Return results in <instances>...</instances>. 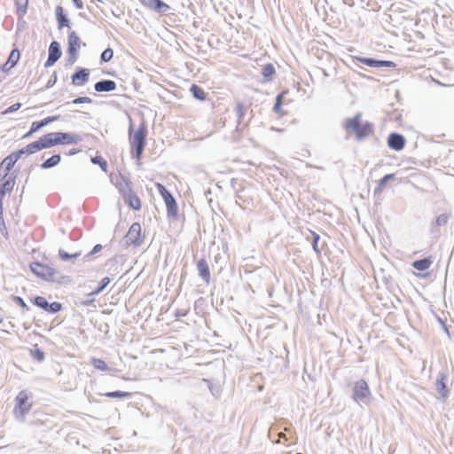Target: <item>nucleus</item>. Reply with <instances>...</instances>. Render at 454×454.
Masks as SVG:
<instances>
[{
  "label": "nucleus",
  "instance_id": "nucleus-1",
  "mask_svg": "<svg viewBox=\"0 0 454 454\" xmlns=\"http://www.w3.org/2000/svg\"><path fill=\"white\" fill-rule=\"evenodd\" d=\"M343 129L347 133H354L357 141H363L374 133L372 122L362 121V113H357L353 118H347L344 121Z\"/></svg>",
  "mask_w": 454,
  "mask_h": 454
},
{
  "label": "nucleus",
  "instance_id": "nucleus-2",
  "mask_svg": "<svg viewBox=\"0 0 454 454\" xmlns=\"http://www.w3.org/2000/svg\"><path fill=\"white\" fill-rule=\"evenodd\" d=\"M29 267L31 271L36 277L44 281L57 284H66L70 282L69 277L64 276L60 271L41 262H34L30 263Z\"/></svg>",
  "mask_w": 454,
  "mask_h": 454
},
{
  "label": "nucleus",
  "instance_id": "nucleus-3",
  "mask_svg": "<svg viewBox=\"0 0 454 454\" xmlns=\"http://www.w3.org/2000/svg\"><path fill=\"white\" fill-rule=\"evenodd\" d=\"M132 124L130 123L129 128V143L132 149V153L137 160H140L144 149L146 145L147 127L145 122L143 121L138 129L136 130L133 136H131Z\"/></svg>",
  "mask_w": 454,
  "mask_h": 454
},
{
  "label": "nucleus",
  "instance_id": "nucleus-4",
  "mask_svg": "<svg viewBox=\"0 0 454 454\" xmlns=\"http://www.w3.org/2000/svg\"><path fill=\"white\" fill-rule=\"evenodd\" d=\"M29 395L27 391H20L15 397V405L13 408V415L15 419L20 422H24L27 414L31 410L32 403H28Z\"/></svg>",
  "mask_w": 454,
  "mask_h": 454
},
{
  "label": "nucleus",
  "instance_id": "nucleus-5",
  "mask_svg": "<svg viewBox=\"0 0 454 454\" xmlns=\"http://www.w3.org/2000/svg\"><path fill=\"white\" fill-rule=\"evenodd\" d=\"M352 399L358 404H369L372 399V395L368 383L361 379L354 383Z\"/></svg>",
  "mask_w": 454,
  "mask_h": 454
},
{
  "label": "nucleus",
  "instance_id": "nucleus-6",
  "mask_svg": "<svg viewBox=\"0 0 454 454\" xmlns=\"http://www.w3.org/2000/svg\"><path fill=\"white\" fill-rule=\"evenodd\" d=\"M157 189L161 195L167 207V215L168 218H176L178 215V207L176 199L172 193L161 184H156Z\"/></svg>",
  "mask_w": 454,
  "mask_h": 454
},
{
  "label": "nucleus",
  "instance_id": "nucleus-7",
  "mask_svg": "<svg viewBox=\"0 0 454 454\" xmlns=\"http://www.w3.org/2000/svg\"><path fill=\"white\" fill-rule=\"evenodd\" d=\"M448 379V372L442 371L438 372L437 379L434 382L435 390L439 395V398H441L442 401H446L450 392L447 386Z\"/></svg>",
  "mask_w": 454,
  "mask_h": 454
},
{
  "label": "nucleus",
  "instance_id": "nucleus-8",
  "mask_svg": "<svg viewBox=\"0 0 454 454\" xmlns=\"http://www.w3.org/2000/svg\"><path fill=\"white\" fill-rule=\"evenodd\" d=\"M31 301L34 305L51 314H55L62 309V304L60 302L53 301L50 303L43 296H35Z\"/></svg>",
  "mask_w": 454,
  "mask_h": 454
},
{
  "label": "nucleus",
  "instance_id": "nucleus-9",
  "mask_svg": "<svg viewBox=\"0 0 454 454\" xmlns=\"http://www.w3.org/2000/svg\"><path fill=\"white\" fill-rule=\"evenodd\" d=\"M55 143L57 145H77L82 138L79 134L69 132H53Z\"/></svg>",
  "mask_w": 454,
  "mask_h": 454
},
{
  "label": "nucleus",
  "instance_id": "nucleus-10",
  "mask_svg": "<svg viewBox=\"0 0 454 454\" xmlns=\"http://www.w3.org/2000/svg\"><path fill=\"white\" fill-rule=\"evenodd\" d=\"M141 4L160 15H166L170 10V6L161 0H139Z\"/></svg>",
  "mask_w": 454,
  "mask_h": 454
},
{
  "label": "nucleus",
  "instance_id": "nucleus-11",
  "mask_svg": "<svg viewBox=\"0 0 454 454\" xmlns=\"http://www.w3.org/2000/svg\"><path fill=\"white\" fill-rule=\"evenodd\" d=\"M128 242L134 247H139L144 241V237L141 234V225L139 223H133L129 229L126 235Z\"/></svg>",
  "mask_w": 454,
  "mask_h": 454
},
{
  "label": "nucleus",
  "instance_id": "nucleus-12",
  "mask_svg": "<svg viewBox=\"0 0 454 454\" xmlns=\"http://www.w3.org/2000/svg\"><path fill=\"white\" fill-rule=\"evenodd\" d=\"M62 51L60 44L57 41H52L49 46L48 59L44 63L45 67L53 66L61 57Z\"/></svg>",
  "mask_w": 454,
  "mask_h": 454
},
{
  "label": "nucleus",
  "instance_id": "nucleus-13",
  "mask_svg": "<svg viewBox=\"0 0 454 454\" xmlns=\"http://www.w3.org/2000/svg\"><path fill=\"white\" fill-rule=\"evenodd\" d=\"M358 61L365 66L380 68V67H395L396 64L390 60H382L373 58L361 57L357 59Z\"/></svg>",
  "mask_w": 454,
  "mask_h": 454
},
{
  "label": "nucleus",
  "instance_id": "nucleus-14",
  "mask_svg": "<svg viewBox=\"0 0 454 454\" xmlns=\"http://www.w3.org/2000/svg\"><path fill=\"white\" fill-rule=\"evenodd\" d=\"M405 137L399 133L392 132L389 134L387 137V145L390 149L394 151H401L405 146Z\"/></svg>",
  "mask_w": 454,
  "mask_h": 454
},
{
  "label": "nucleus",
  "instance_id": "nucleus-15",
  "mask_svg": "<svg viewBox=\"0 0 454 454\" xmlns=\"http://www.w3.org/2000/svg\"><path fill=\"white\" fill-rule=\"evenodd\" d=\"M90 77V70L84 67H77L72 74V83L75 86H82L88 82Z\"/></svg>",
  "mask_w": 454,
  "mask_h": 454
},
{
  "label": "nucleus",
  "instance_id": "nucleus-16",
  "mask_svg": "<svg viewBox=\"0 0 454 454\" xmlns=\"http://www.w3.org/2000/svg\"><path fill=\"white\" fill-rule=\"evenodd\" d=\"M20 58V51L17 48H14L11 51L6 62L1 67L2 72H4V73L9 72L12 67H14L16 66Z\"/></svg>",
  "mask_w": 454,
  "mask_h": 454
},
{
  "label": "nucleus",
  "instance_id": "nucleus-17",
  "mask_svg": "<svg viewBox=\"0 0 454 454\" xmlns=\"http://www.w3.org/2000/svg\"><path fill=\"white\" fill-rule=\"evenodd\" d=\"M197 270L199 272V275L201 277L203 281L206 284H209L211 275H210V270L207 262L206 259L201 258L197 262Z\"/></svg>",
  "mask_w": 454,
  "mask_h": 454
},
{
  "label": "nucleus",
  "instance_id": "nucleus-18",
  "mask_svg": "<svg viewBox=\"0 0 454 454\" xmlns=\"http://www.w3.org/2000/svg\"><path fill=\"white\" fill-rule=\"evenodd\" d=\"M81 39L78 35L72 31L68 35L67 38V52L78 53L81 47Z\"/></svg>",
  "mask_w": 454,
  "mask_h": 454
},
{
  "label": "nucleus",
  "instance_id": "nucleus-19",
  "mask_svg": "<svg viewBox=\"0 0 454 454\" xmlns=\"http://www.w3.org/2000/svg\"><path fill=\"white\" fill-rule=\"evenodd\" d=\"M116 82L113 80L104 79L94 84L97 92H110L116 89Z\"/></svg>",
  "mask_w": 454,
  "mask_h": 454
},
{
  "label": "nucleus",
  "instance_id": "nucleus-20",
  "mask_svg": "<svg viewBox=\"0 0 454 454\" xmlns=\"http://www.w3.org/2000/svg\"><path fill=\"white\" fill-rule=\"evenodd\" d=\"M124 202L132 209L139 210L141 208V201L137 195L133 192H129V193H125L122 197Z\"/></svg>",
  "mask_w": 454,
  "mask_h": 454
},
{
  "label": "nucleus",
  "instance_id": "nucleus-21",
  "mask_svg": "<svg viewBox=\"0 0 454 454\" xmlns=\"http://www.w3.org/2000/svg\"><path fill=\"white\" fill-rule=\"evenodd\" d=\"M56 20L58 22V28L62 29L64 27H70V20L64 12L62 6L58 5L55 9Z\"/></svg>",
  "mask_w": 454,
  "mask_h": 454
},
{
  "label": "nucleus",
  "instance_id": "nucleus-22",
  "mask_svg": "<svg viewBox=\"0 0 454 454\" xmlns=\"http://www.w3.org/2000/svg\"><path fill=\"white\" fill-rule=\"evenodd\" d=\"M16 175L12 173L1 185H0V196L4 197L6 192H11L15 185Z\"/></svg>",
  "mask_w": 454,
  "mask_h": 454
},
{
  "label": "nucleus",
  "instance_id": "nucleus-23",
  "mask_svg": "<svg viewBox=\"0 0 454 454\" xmlns=\"http://www.w3.org/2000/svg\"><path fill=\"white\" fill-rule=\"evenodd\" d=\"M131 185V182L122 176H121V180L116 184V187L118 188L122 197L125 195V193H129L132 191Z\"/></svg>",
  "mask_w": 454,
  "mask_h": 454
},
{
  "label": "nucleus",
  "instance_id": "nucleus-24",
  "mask_svg": "<svg viewBox=\"0 0 454 454\" xmlns=\"http://www.w3.org/2000/svg\"><path fill=\"white\" fill-rule=\"evenodd\" d=\"M54 136V133L51 132L39 137L42 149H47L56 145Z\"/></svg>",
  "mask_w": 454,
  "mask_h": 454
},
{
  "label": "nucleus",
  "instance_id": "nucleus-25",
  "mask_svg": "<svg viewBox=\"0 0 454 454\" xmlns=\"http://www.w3.org/2000/svg\"><path fill=\"white\" fill-rule=\"evenodd\" d=\"M432 264V260L429 257L416 260L412 262V267L418 270H426L429 269Z\"/></svg>",
  "mask_w": 454,
  "mask_h": 454
},
{
  "label": "nucleus",
  "instance_id": "nucleus-26",
  "mask_svg": "<svg viewBox=\"0 0 454 454\" xmlns=\"http://www.w3.org/2000/svg\"><path fill=\"white\" fill-rule=\"evenodd\" d=\"M234 110H235V113H236L237 117H238V126H237V128H239L240 125L243 124V118H244V116L246 114L247 107H246L243 103L238 102L235 105Z\"/></svg>",
  "mask_w": 454,
  "mask_h": 454
},
{
  "label": "nucleus",
  "instance_id": "nucleus-27",
  "mask_svg": "<svg viewBox=\"0 0 454 454\" xmlns=\"http://www.w3.org/2000/svg\"><path fill=\"white\" fill-rule=\"evenodd\" d=\"M60 160H61L60 154H53L51 157H50L49 159H47L41 164V168L43 169L53 168V167L57 166L60 162Z\"/></svg>",
  "mask_w": 454,
  "mask_h": 454
},
{
  "label": "nucleus",
  "instance_id": "nucleus-28",
  "mask_svg": "<svg viewBox=\"0 0 454 454\" xmlns=\"http://www.w3.org/2000/svg\"><path fill=\"white\" fill-rule=\"evenodd\" d=\"M192 97L198 100L203 101L206 99V92L197 84H192L190 88Z\"/></svg>",
  "mask_w": 454,
  "mask_h": 454
},
{
  "label": "nucleus",
  "instance_id": "nucleus-29",
  "mask_svg": "<svg viewBox=\"0 0 454 454\" xmlns=\"http://www.w3.org/2000/svg\"><path fill=\"white\" fill-rule=\"evenodd\" d=\"M276 73L275 67L273 64L268 63L264 65L262 68V75L266 81H270L272 79L273 74Z\"/></svg>",
  "mask_w": 454,
  "mask_h": 454
},
{
  "label": "nucleus",
  "instance_id": "nucleus-30",
  "mask_svg": "<svg viewBox=\"0 0 454 454\" xmlns=\"http://www.w3.org/2000/svg\"><path fill=\"white\" fill-rule=\"evenodd\" d=\"M110 281H111L110 278H108V277L103 278L101 279V281L99 282L98 286L94 291H92L91 293L88 294L87 295L88 296H93V295L99 294L109 285Z\"/></svg>",
  "mask_w": 454,
  "mask_h": 454
},
{
  "label": "nucleus",
  "instance_id": "nucleus-31",
  "mask_svg": "<svg viewBox=\"0 0 454 454\" xmlns=\"http://www.w3.org/2000/svg\"><path fill=\"white\" fill-rule=\"evenodd\" d=\"M81 254H82L81 251L75 252L74 254H69L62 248L59 249V258L64 262H67V261H69L72 259H77L78 257L81 256Z\"/></svg>",
  "mask_w": 454,
  "mask_h": 454
},
{
  "label": "nucleus",
  "instance_id": "nucleus-32",
  "mask_svg": "<svg viewBox=\"0 0 454 454\" xmlns=\"http://www.w3.org/2000/svg\"><path fill=\"white\" fill-rule=\"evenodd\" d=\"M91 162L95 165H98L104 172H107L108 164L107 161L100 155H96L91 158Z\"/></svg>",
  "mask_w": 454,
  "mask_h": 454
},
{
  "label": "nucleus",
  "instance_id": "nucleus-33",
  "mask_svg": "<svg viewBox=\"0 0 454 454\" xmlns=\"http://www.w3.org/2000/svg\"><path fill=\"white\" fill-rule=\"evenodd\" d=\"M28 0H17V15L22 17L27 12Z\"/></svg>",
  "mask_w": 454,
  "mask_h": 454
},
{
  "label": "nucleus",
  "instance_id": "nucleus-34",
  "mask_svg": "<svg viewBox=\"0 0 454 454\" xmlns=\"http://www.w3.org/2000/svg\"><path fill=\"white\" fill-rule=\"evenodd\" d=\"M26 147V151H27V154H33L38 151H41L43 150L42 149V145H41V142L38 140L36 141H34L30 144H28Z\"/></svg>",
  "mask_w": 454,
  "mask_h": 454
},
{
  "label": "nucleus",
  "instance_id": "nucleus-35",
  "mask_svg": "<svg viewBox=\"0 0 454 454\" xmlns=\"http://www.w3.org/2000/svg\"><path fill=\"white\" fill-rule=\"evenodd\" d=\"M319 240H320V236L317 233H316L315 231H311L312 248L315 251V253L317 254V255H318V256L321 254V250L318 247Z\"/></svg>",
  "mask_w": 454,
  "mask_h": 454
},
{
  "label": "nucleus",
  "instance_id": "nucleus-36",
  "mask_svg": "<svg viewBox=\"0 0 454 454\" xmlns=\"http://www.w3.org/2000/svg\"><path fill=\"white\" fill-rule=\"evenodd\" d=\"M91 364L96 369L99 371L106 372L109 370L107 364L100 358H92Z\"/></svg>",
  "mask_w": 454,
  "mask_h": 454
},
{
  "label": "nucleus",
  "instance_id": "nucleus-37",
  "mask_svg": "<svg viewBox=\"0 0 454 454\" xmlns=\"http://www.w3.org/2000/svg\"><path fill=\"white\" fill-rule=\"evenodd\" d=\"M395 174H387L381 179H380L378 187L375 188V192H380L382 188L387 184L388 181L395 178Z\"/></svg>",
  "mask_w": 454,
  "mask_h": 454
},
{
  "label": "nucleus",
  "instance_id": "nucleus-38",
  "mask_svg": "<svg viewBox=\"0 0 454 454\" xmlns=\"http://www.w3.org/2000/svg\"><path fill=\"white\" fill-rule=\"evenodd\" d=\"M31 355L34 359L38 362H43L45 358L44 352L35 345L33 349H31Z\"/></svg>",
  "mask_w": 454,
  "mask_h": 454
},
{
  "label": "nucleus",
  "instance_id": "nucleus-39",
  "mask_svg": "<svg viewBox=\"0 0 454 454\" xmlns=\"http://www.w3.org/2000/svg\"><path fill=\"white\" fill-rule=\"evenodd\" d=\"M105 395L110 398H124L131 396V393L117 390L113 392H107L105 394Z\"/></svg>",
  "mask_w": 454,
  "mask_h": 454
},
{
  "label": "nucleus",
  "instance_id": "nucleus-40",
  "mask_svg": "<svg viewBox=\"0 0 454 454\" xmlns=\"http://www.w3.org/2000/svg\"><path fill=\"white\" fill-rule=\"evenodd\" d=\"M282 104H283V96L282 94H278L276 97V101L273 106V111L278 114H283L282 113Z\"/></svg>",
  "mask_w": 454,
  "mask_h": 454
},
{
  "label": "nucleus",
  "instance_id": "nucleus-41",
  "mask_svg": "<svg viewBox=\"0 0 454 454\" xmlns=\"http://www.w3.org/2000/svg\"><path fill=\"white\" fill-rule=\"evenodd\" d=\"M114 57V51L112 48H106L100 56L102 62H109Z\"/></svg>",
  "mask_w": 454,
  "mask_h": 454
},
{
  "label": "nucleus",
  "instance_id": "nucleus-42",
  "mask_svg": "<svg viewBox=\"0 0 454 454\" xmlns=\"http://www.w3.org/2000/svg\"><path fill=\"white\" fill-rule=\"evenodd\" d=\"M450 214H441L440 215H438L435 219V224L437 226H443V225H446L449 219H450Z\"/></svg>",
  "mask_w": 454,
  "mask_h": 454
},
{
  "label": "nucleus",
  "instance_id": "nucleus-43",
  "mask_svg": "<svg viewBox=\"0 0 454 454\" xmlns=\"http://www.w3.org/2000/svg\"><path fill=\"white\" fill-rule=\"evenodd\" d=\"M102 249H103L102 245H100V244H97V245H95V246H94V247L92 248V250H91L90 252H89L87 254H85V255H84L83 260H84V261H89V260H90V258L92 255H94V254H98V252H100Z\"/></svg>",
  "mask_w": 454,
  "mask_h": 454
},
{
  "label": "nucleus",
  "instance_id": "nucleus-44",
  "mask_svg": "<svg viewBox=\"0 0 454 454\" xmlns=\"http://www.w3.org/2000/svg\"><path fill=\"white\" fill-rule=\"evenodd\" d=\"M59 119H60V115H52V116H48L39 121H40V124L42 125V127H44L53 121H59Z\"/></svg>",
  "mask_w": 454,
  "mask_h": 454
},
{
  "label": "nucleus",
  "instance_id": "nucleus-45",
  "mask_svg": "<svg viewBox=\"0 0 454 454\" xmlns=\"http://www.w3.org/2000/svg\"><path fill=\"white\" fill-rule=\"evenodd\" d=\"M12 300L14 302H16L17 304H19L20 307L25 309L26 310H29L30 308L27 306V304L25 302V301L20 296L12 295Z\"/></svg>",
  "mask_w": 454,
  "mask_h": 454
},
{
  "label": "nucleus",
  "instance_id": "nucleus-46",
  "mask_svg": "<svg viewBox=\"0 0 454 454\" xmlns=\"http://www.w3.org/2000/svg\"><path fill=\"white\" fill-rule=\"evenodd\" d=\"M0 233L5 238H8L7 228L4 220V215L0 216Z\"/></svg>",
  "mask_w": 454,
  "mask_h": 454
},
{
  "label": "nucleus",
  "instance_id": "nucleus-47",
  "mask_svg": "<svg viewBox=\"0 0 454 454\" xmlns=\"http://www.w3.org/2000/svg\"><path fill=\"white\" fill-rule=\"evenodd\" d=\"M91 102H92V99L89 97H79V98H74L71 103L74 104V105H78V104H83V103L90 104Z\"/></svg>",
  "mask_w": 454,
  "mask_h": 454
},
{
  "label": "nucleus",
  "instance_id": "nucleus-48",
  "mask_svg": "<svg viewBox=\"0 0 454 454\" xmlns=\"http://www.w3.org/2000/svg\"><path fill=\"white\" fill-rule=\"evenodd\" d=\"M56 82H57V74H56V72H54L51 74V76L50 77V79L48 80V82L45 85V89L48 90V89L53 87Z\"/></svg>",
  "mask_w": 454,
  "mask_h": 454
},
{
  "label": "nucleus",
  "instance_id": "nucleus-49",
  "mask_svg": "<svg viewBox=\"0 0 454 454\" xmlns=\"http://www.w3.org/2000/svg\"><path fill=\"white\" fill-rule=\"evenodd\" d=\"M77 54L78 53L67 52L68 57L67 59V66H72L75 63L77 59Z\"/></svg>",
  "mask_w": 454,
  "mask_h": 454
},
{
  "label": "nucleus",
  "instance_id": "nucleus-50",
  "mask_svg": "<svg viewBox=\"0 0 454 454\" xmlns=\"http://www.w3.org/2000/svg\"><path fill=\"white\" fill-rule=\"evenodd\" d=\"M12 153L13 154V156L15 157V159L18 161L22 157V155L27 154L26 147H23V148H21L18 151H15Z\"/></svg>",
  "mask_w": 454,
  "mask_h": 454
},
{
  "label": "nucleus",
  "instance_id": "nucleus-51",
  "mask_svg": "<svg viewBox=\"0 0 454 454\" xmlns=\"http://www.w3.org/2000/svg\"><path fill=\"white\" fill-rule=\"evenodd\" d=\"M21 107V104L20 103H15L13 105H12L11 106H9L5 111H4V114H10V113H13L17 110H19L20 108Z\"/></svg>",
  "mask_w": 454,
  "mask_h": 454
},
{
  "label": "nucleus",
  "instance_id": "nucleus-52",
  "mask_svg": "<svg viewBox=\"0 0 454 454\" xmlns=\"http://www.w3.org/2000/svg\"><path fill=\"white\" fill-rule=\"evenodd\" d=\"M42 125L40 124V121H34L32 124H31V127H30V133H35L36 131H38L40 129H42Z\"/></svg>",
  "mask_w": 454,
  "mask_h": 454
},
{
  "label": "nucleus",
  "instance_id": "nucleus-53",
  "mask_svg": "<svg viewBox=\"0 0 454 454\" xmlns=\"http://www.w3.org/2000/svg\"><path fill=\"white\" fill-rule=\"evenodd\" d=\"M186 313H187V312H186L185 310L176 309V310L175 311V314H174V315H175V317H176V318H179V317H182L186 316Z\"/></svg>",
  "mask_w": 454,
  "mask_h": 454
},
{
  "label": "nucleus",
  "instance_id": "nucleus-54",
  "mask_svg": "<svg viewBox=\"0 0 454 454\" xmlns=\"http://www.w3.org/2000/svg\"><path fill=\"white\" fill-rule=\"evenodd\" d=\"M74 6L77 8V9H82L83 8V3L82 0H72Z\"/></svg>",
  "mask_w": 454,
  "mask_h": 454
},
{
  "label": "nucleus",
  "instance_id": "nucleus-55",
  "mask_svg": "<svg viewBox=\"0 0 454 454\" xmlns=\"http://www.w3.org/2000/svg\"><path fill=\"white\" fill-rule=\"evenodd\" d=\"M79 152H80V150H79V149L73 148V149H71V150L67 153V155H69V156H71V155H74V154L78 153Z\"/></svg>",
  "mask_w": 454,
  "mask_h": 454
},
{
  "label": "nucleus",
  "instance_id": "nucleus-56",
  "mask_svg": "<svg viewBox=\"0 0 454 454\" xmlns=\"http://www.w3.org/2000/svg\"><path fill=\"white\" fill-rule=\"evenodd\" d=\"M3 200H4V197L0 196V216L4 215Z\"/></svg>",
  "mask_w": 454,
  "mask_h": 454
},
{
  "label": "nucleus",
  "instance_id": "nucleus-57",
  "mask_svg": "<svg viewBox=\"0 0 454 454\" xmlns=\"http://www.w3.org/2000/svg\"><path fill=\"white\" fill-rule=\"evenodd\" d=\"M93 301H94V300H93V299H91V300H86V301H82V305H84V306H89V305L92 304V303H93Z\"/></svg>",
  "mask_w": 454,
  "mask_h": 454
},
{
  "label": "nucleus",
  "instance_id": "nucleus-58",
  "mask_svg": "<svg viewBox=\"0 0 454 454\" xmlns=\"http://www.w3.org/2000/svg\"><path fill=\"white\" fill-rule=\"evenodd\" d=\"M344 4L352 6L354 4L353 0H343Z\"/></svg>",
  "mask_w": 454,
  "mask_h": 454
},
{
  "label": "nucleus",
  "instance_id": "nucleus-59",
  "mask_svg": "<svg viewBox=\"0 0 454 454\" xmlns=\"http://www.w3.org/2000/svg\"><path fill=\"white\" fill-rule=\"evenodd\" d=\"M437 320L438 322L442 325H445V322L441 318V317H437Z\"/></svg>",
  "mask_w": 454,
  "mask_h": 454
},
{
  "label": "nucleus",
  "instance_id": "nucleus-60",
  "mask_svg": "<svg viewBox=\"0 0 454 454\" xmlns=\"http://www.w3.org/2000/svg\"><path fill=\"white\" fill-rule=\"evenodd\" d=\"M442 327H443L444 331H445L448 334H450V333H449V330H448V327H447L446 324H445L444 325H442Z\"/></svg>",
  "mask_w": 454,
  "mask_h": 454
},
{
  "label": "nucleus",
  "instance_id": "nucleus-61",
  "mask_svg": "<svg viewBox=\"0 0 454 454\" xmlns=\"http://www.w3.org/2000/svg\"><path fill=\"white\" fill-rule=\"evenodd\" d=\"M32 134H33V133H30V130H29L26 135H24V137H25V138H26V137H30Z\"/></svg>",
  "mask_w": 454,
  "mask_h": 454
},
{
  "label": "nucleus",
  "instance_id": "nucleus-62",
  "mask_svg": "<svg viewBox=\"0 0 454 454\" xmlns=\"http://www.w3.org/2000/svg\"><path fill=\"white\" fill-rule=\"evenodd\" d=\"M2 322H3V319H2V318H0V324H1Z\"/></svg>",
  "mask_w": 454,
  "mask_h": 454
}]
</instances>
